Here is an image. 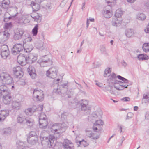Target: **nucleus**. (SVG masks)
Instances as JSON below:
<instances>
[{
  "instance_id": "393cba45",
  "label": "nucleus",
  "mask_w": 149,
  "mask_h": 149,
  "mask_svg": "<svg viewBox=\"0 0 149 149\" xmlns=\"http://www.w3.org/2000/svg\"><path fill=\"white\" fill-rule=\"evenodd\" d=\"M117 77L118 79L120 80H122L124 83L129 84V85H131L132 84V82L131 81H129V80L125 78L122 77L120 75H118Z\"/></svg>"
},
{
  "instance_id": "5701e85b",
  "label": "nucleus",
  "mask_w": 149,
  "mask_h": 149,
  "mask_svg": "<svg viewBox=\"0 0 149 149\" xmlns=\"http://www.w3.org/2000/svg\"><path fill=\"white\" fill-rule=\"evenodd\" d=\"M10 3L9 0H3L2 3V7L4 9H7Z\"/></svg>"
},
{
  "instance_id": "c756f323",
  "label": "nucleus",
  "mask_w": 149,
  "mask_h": 149,
  "mask_svg": "<svg viewBox=\"0 0 149 149\" xmlns=\"http://www.w3.org/2000/svg\"><path fill=\"white\" fill-rule=\"evenodd\" d=\"M142 49L143 51L146 52H148L149 51V43H145L143 44Z\"/></svg>"
},
{
  "instance_id": "f8f14e48",
  "label": "nucleus",
  "mask_w": 149,
  "mask_h": 149,
  "mask_svg": "<svg viewBox=\"0 0 149 149\" xmlns=\"http://www.w3.org/2000/svg\"><path fill=\"white\" fill-rule=\"evenodd\" d=\"M28 73L33 79L35 78L36 74L35 68L32 66L30 65L27 69Z\"/></svg>"
},
{
  "instance_id": "473e14b6",
  "label": "nucleus",
  "mask_w": 149,
  "mask_h": 149,
  "mask_svg": "<svg viewBox=\"0 0 149 149\" xmlns=\"http://www.w3.org/2000/svg\"><path fill=\"white\" fill-rule=\"evenodd\" d=\"M38 25L36 24L32 30V33L33 36H36L37 34Z\"/></svg>"
},
{
  "instance_id": "864d4df0",
  "label": "nucleus",
  "mask_w": 149,
  "mask_h": 149,
  "mask_svg": "<svg viewBox=\"0 0 149 149\" xmlns=\"http://www.w3.org/2000/svg\"><path fill=\"white\" fill-rule=\"evenodd\" d=\"M134 114L133 113L131 112H129L127 114V117L126 118V120L129 119L133 116Z\"/></svg>"
},
{
  "instance_id": "9d476101",
  "label": "nucleus",
  "mask_w": 149,
  "mask_h": 149,
  "mask_svg": "<svg viewBox=\"0 0 149 149\" xmlns=\"http://www.w3.org/2000/svg\"><path fill=\"white\" fill-rule=\"evenodd\" d=\"M3 95L2 100L3 103L6 104H10L12 99L10 93L9 92L8 94L7 93V94Z\"/></svg>"
},
{
  "instance_id": "5fc2aeb1",
  "label": "nucleus",
  "mask_w": 149,
  "mask_h": 149,
  "mask_svg": "<svg viewBox=\"0 0 149 149\" xmlns=\"http://www.w3.org/2000/svg\"><path fill=\"white\" fill-rule=\"evenodd\" d=\"M93 133H90L88 136L92 138V139H97L99 138V135H97L95 137H94L93 135Z\"/></svg>"
},
{
  "instance_id": "dca6fc26",
  "label": "nucleus",
  "mask_w": 149,
  "mask_h": 149,
  "mask_svg": "<svg viewBox=\"0 0 149 149\" xmlns=\"http://www.w3.org/2000/svg\"><path fill=\"white\" fill-rule=\"evenodd\" d=\"M10 34L8 31H5L4 32H0V36L2 42H5L9 38Z\"/></svg>"
},
{
  "instance_id": "c03bdc74",
  "label": "nucleus",
  "mask_w": 149,
  "mask_h": 149,
  "mask_svg": "<svg viewBox=\"0 0 149 149\" xmlns=\"http://www.w3.org/2000/svg\"><path fill=\"white\" fill-rule=\"evenodd\" d=\"M24 112L26 115L28 116L30 115L29 113H33L31 108H29L26 109L25 110Z\"/></svg>"
},
{
  "instance_id": "f257e3e1",
  "label": "nucleus",
  "mask_w": 149,
  "mask_h": 149,
  "mask_svg": "<svg viewBox=\"0 0 149 149\" xmlns=\"http://www.w3.org/2000/svg\"><path fill=\"white\" fill-rule=\"evenodd\" d=\"M25 47L26 49L24 48L22 44H16L13 46L11 49L12 53L14 55H16L19 53L21 51H22L23 49L24 52L27 53L29 52L32 50L33 46L31 45L29 48L27 46Z\"/></svg>"
},
{
  "instance_id": "2f4dec72",
  "label": "nucleus",
  "mask_w": 149,
  "mask_h": 149,
  "mask_svg": "<svg viewBox=\"0 0 149 149\" xmlns=\"http://www.w3.org/2000/svg\"><path fill=\"white\" fill-rule=\"evenodd\" d=\"M146 16L143 13L138 14L137 15V18L139 20H143L146 19Z\"/></svg>"
},
{
  "instance_id": "6ab92c4d",
  "label": "nucleus",
  "mask_w": 149,
  "mask_h": 149,
  "mask_svg": "<svg viewBox=\"0 0 149 149\" xmlns=\"http://www.w3.org/2000/svg\"><path fill=\"white\" fill-rule=\"evenodd\" d=\"M11 107L13 109L19 110L21 107V102L16 101H13L12 102Z\"/></svg>"
},
{
  "instance_id": "09e8293b",
  "label": "nucleus",
  "mask_w": 149,
  "mask_h": 149,
  "mask_svg": "<svg viewBox=\"0 0 149 149\" xmlns=\"http://www.w3.org/2000/svg\"><path fill=\"white\" fill-rule=\"evenodd\" d=\"M130 85L129 84L127 85V86H125V85L119 84V88L118 89V90H123L125 88H127V86Z\"/></svg>"
},
{
  "instance_id": "4d7b16f0",
  "label": "nucleus",
  "mask_w": 149,
  "mask_h": 149,
  "mask_svg": "<svg viewBox=\"0 0 149 149\" xmlns=\"http://www.w3.org/2000/svg\"><path fill=\"white\" fill-rule=\"evenodd\" d=\"M8 50V47L7 45H4L1 46V50Z\"/></svg>"
},
{
  "instance_id": "37998d69",
  "label": "nucleus",
  "mask_w": 149,
  "mask_h": 149,
  "mask_svg": "<svg viewBox=\"0 0 149 149\" xmlns=\"http://www.w3.org/2000/svg\"><path fill=\"white\" fill-rule=\"evenodd\" d=\"M100 50L102 53L105 55H107V53L105 47L103 45L100 46Z\"/></svg>"
},
{
  "instance_id": "72a5a7b5",
  "label": "nucleus",
  "mask_w": 149,
  "mask_h": 149,
  "mask_svg": "<svg viewBox=\"0 0 149 149\" xmlns=\"http://www.w3.org/2000/svg\"><path fill=\"white\" fill-rule=\"evenodd\" d=\"M16 145L17 148L18 149H22L24 146V144L23 142H21L20 141H19L17 142Z\"/></svg>"
},
{
  "instance_id": "4c0bfd02",
  "label": "nucleus",
  "mask_w": 149,
  "mask_h": 149,
  "mask_svg": "<svg viewBox=\"0 0 149 149\" xmlns=\"http://www.w3.org/2000/svg\"><path fill=\"white\" fill-rule=\"evenodd\" d=\"M33 121L31 118H26L25 123L27 125L31 126L33 124Z\"/></svg>"
},
{
  "instance_id": "bb28decb",
  "label": "nucleus",
  "mask_w": 149,
  "mask_h": 149,
  "mask_svg": "<svg viewBox=\"0 0 149 149\" xmlns=\"http://www.w3.org/2000/svg\"><path fill=\"white\" fill-rule=\"evenodd\" d=\"M139 60H145L149 59V57L146 54H140L137 56Z\"/></svg>"
},
{
  "instance_id": "8fccbe9b",
  "label": "nucleus",
  "mask_w": 149,
  "mask_h": 149,
  "mask_svg": "<svg viewBox=\"0 0 149 149\" xmlns=\"http://www.w3.org/2000/svg\"><path fill=\"white\" fill-rule=\"evenodd\" d=\"M95 123L96 125H103L104 124V122L101 120H99L96 121Z\"/></svg>"
},
{
  "instance_id": "c9c22d12",
  "label": "nucleus",
  "mask_w": 149,
  "mask_h": 149,
  "mask_svg": "<svg viewBox=\"0 0 149 149\" xmlns=\"http://www.w3.org/2000/svg\"><path fill=\"white\" fill-rule=\"evenodd\" d=\"M73 145V143L71 141L67 139H65L63 143V146H67V145Z\"/></svg>"
},
{
  "instance_id": "0e129e2a",
  "label": "nucleus",
  "mask_w": 149,
  "mask_h": 149,
  "mask_svg": "<svg viewBox=\"0 0 149 149\" xmlns=\"http://www.w3.org/2000/svg\"><path fill=\"white\" fill-rule=\"evenodd\" d=\"M145 31L146 33H149V23L146 28L145 29Z\"/></svg>"
},
{
  "instance_id": "412c9836",
  "label": "nucleus",
  "mask_w": 149,
  "mask_h": 149,
  "mask_svg": "<svg viewBox=\"0 0 149 149\" xmlns=\"http://www.w3.org/2000/svg\"><path fill=\"white\" fill-rule=\"evenodd\" d=\"M31 5L32 7L33 11H37L40 9L39 5L33 1L31 2Z\"/></svg>"
},
{
  "instance_id": "2eb2a0df",
  "label": "nucleus",
  "mask_w": 149,
  "mask_h": 149,
  "mask_svg": "<svg viewBox=\"0 0 149 149\" xmlns=\"http://www.w3.org/2000/svg\"><path fill=\"white\" fill-rule=\"evenodd\" d=\"M10 92L8 88L4 85H2L0 86V96L8 94Z\"/></svg>"
},
{
  "instance_id": "b1692460",
  "label": "nucleus",
  "mask_w": 149,
  "mask_h": 149,
  "mask_svg": "<svg viewBox=\"0 0 149 149\" xmlns=\"http://www.w3.org/2000/svg\"><path fill=\"white\" fill-rule=\"evenodd\" d=\"M23 70L21 68V69L18 71L14 75L15 78H20L23 76Z\"/></svg>"
},
{
  "instance_id": "4468645a",
  "label": "nucleus",
  "mask_w": 149,
  "mask_h": 149,
  "mask_svg": "<svg viewBox=\"0 0 149 149\" xmlns=\"http://www.w3.org/2000/svg\"><path fill=\"white\" fill-rule=\"evenodd\" d=\"M24 31L22 29H19L15 33L13 38L15 40H18L21 38L24 33Z\"/></svg>"
},
{
  "instance_id": "0eeeda50",
  "label": "nucleus",
  "mask_w": 149,
  "mask_h": 149,
  "mask_svg": "<svg viewBox=\"0 0 149 149\" xmlns=\"http://www.w3.org/2000/svg\"><path fill=\"white\" fill-rule=\"evenodd\" d=\"M57 72L58 70L56 68L52 67L47 71L46 74L47 77L54 78L56 77Z\"/></svg>"
},
{
  "instance_id": "a18cd8bd",
  "label": "nucleus",
  "mask_w": 149,
  "mask_h": 149,
  "mask_svg": "<svg viewBox=\"0 0 149 149\" xmlns=\"http://www.w3.org/2000/svg\"><path fill=\"white\" fill-rule=\"evenodd\" d=\"M61 90H62V89H64L65 91H66L67 90L68 88V83H63L61 85Z\"/></svg>"
},
{
  "instance_id": "3c124183",
  "label": "nucleus",
  "mask_w": 149,
  "mask_h": 149,
  "mask_svg": "<svg viewBox=\"0 0 149 149\" xmlns=\"http://www.w3.org/2000/svg\"><path fill=\"white\" fill-rule=\"evenodd\" d=\"M116 78V74L114 73H113L111 74L109 78V80L110 81H113Z\"/></svg>"
},
{
  "instance_id": "cd10ccee",
  "label": "nucleus",
  "mask_w": 149,
  "mask_h": 149,
  "mask_svg": "<svg viewBox=\"0 0 149 149\" xmlns=\"http://www.w3.org/2000/svg\"><path fill=\"white\" fill-rule=\"evenodd\" d=\"M103 15L104 17L109 18L111 17L112 15V14L109 10H106L105 11Z\"/></svg>"
},
{
  "instance_id": "774afa93",
  "label": "nucleus",
  "mask_w": 149,
  "mask_h": 149,
  "mask_svg": "<svg viewBox=\"0 0 149 149\" xmlns=\"http://www.w3.org/2000/svg\"><path fill=\"white\" fill-rule=\"evenodd\" d=\"M97 125H96L95 124V123L94 124V125H93V129L94 131H96L97 130V127H96L95 126Z\"/></svg>"
},
{
  "instance_id": "e2e57ef3",
  "label": "nucleus",
  "mask_w": 149,
  "mask_h": 149,
  "mask_svg": "<svg viewBox=\"0 0 149 149\" xmlns=\"http://www.w3.org/2000/svg\"><path fill=\"white\" fill-rule=\"evenodd\" d=\"M92 116L93 117H94L95 118H97L98 116L97 115V113L96 112H94L92 113Z\"/></svg>"
},
{
  "instance_id": "13d9d810",
  "label": "nucleus",
  "mask_w": 149,
  "mask_h": 149,
  "mask_svg": "<svg viewBox=\"0 0 149 149\" xmlns=\"http://www.w3.org/2000/svg\"><path fill=\"white\" fill-rule=\"evenodd\" d=\"M88 145V143H87L86 141H85L84 140H82V142L81 147H82L83 146H84V147H86Z\"/></svg>"
},
{
  "instance_id": "f704fd0d",
  "label": "nucleus",
  "mask_w": 149,
  "mask_h": 149,
  "mask_svg": "<svg viewBox=\"0 0 149 149\" xmlns=\"http://www.w3.org/2000/svg\"><path fill=\"white\" fill-rule=\"evenodd\" d=\"M9 54V52L6 51V52H1V55L2 57L4 59H6Z\"/></svg>"
},
{
  "instance_id": "423d86ee",
  "label": "nucleus",
  "mask_w": 149,
  "mask_h": 149,
  "mask_svg": "<svg viewBox=\"0 0 149 149\" xmlns=\"http://www.w3.org/2000/svg\"><path fill=\"white\" fill-rule=\"evenodd\" d=\"M1 77L3 81L7 84H11L13 81V78L9 74L3 73L1 76Z\"/></svg>"
},
{
  "instance_id": "bf43d9fd",
  "label": "nucleus",
  "mask_w": 149,
  "mask_h": 149,
  "mask_svg": "<svg viewBox=\"0 0 149 149\" xmlns=\"http://www.w3.org/2000/svg\"><path fill=\"white\" fill-rule=\"evenodd\" d=\"M43 47V43L41 42L40 44H38L37 45V47L38 49H42V47Z\"/></svg>"
},
{
  "instance_id": "052dcab7",
  "label": "nucleus",
  "mask_w": 149,
  "mask_h": 149,
  "mask_svg": "<svg viewBox=\"0 0 149 149\" xmlns=\"http://www.w3.org/2000/svg\"><path fill=\"white\" fill-rule=\"evenodd\" d=\"M130 99L129 97H125L121 99V100L124 102L129 101L130 100Z\"/></svg>"
},
{
  "instance_id": "7c9ffc66",
  "label": "nucleus",
  "mask_w": 149,
  "mask_h": 149,
  "mask_svg": "<svg viewBox=\"0 0 149 149\" xmlns=\"http://www.w3.org/2000/svg\"><path fill=\"white\" fill-rule=\"evenodd\" d=\"M123 11L120 9H118L116 11L115 16L116 17L119 18L121 17Z\"/></svg>"
},
{
  "instance_id": "1a4fd4ad",
  "label": "nucleus",
  "mask_w": 149,
  "mask_h": 149,
  "mask_svg": "<svg viewBox=\"0 0 149 149\" xmlns=\"http://www.w3.org/2000/svg\"><path fill=\"white\" fill-rule=\"evenodd\" d=\"M39 123L40 127L42 129H45L46 128L48 122L47 119L44 117L42 118L40 116L39 118Z\"/></svg>"
},
{
  "instance_id": "69168bd1",
  "label": "nucleus",
  "mask_w": 149,
  "mask_h": 149,
  "mask_svg": "<svg viewBox=\"0 0 149 149\" xmlns=\"http://www.w3.org/2000/svg\"><path fill=\"white\" fill-rule=\"evenodd\" d=\"M32 109V110L33 112V113L36 111V109H37V108L35 106H33L32 107H31Z\"/></svg>"
},
{
  "instance_id": "680f3d73",
  "label": "nucleus",
  "mask_w": 149,
  "mask_h": 149,
  "mask_svg": "<svg viewBox=\"0 0 149 149\" xmlns=\"http://www.w3.org/2000/svg\"><path fill=\"white\" fill-rule=\"evenodd\" d=\"M76 143H77V145H78L77 147H79V146L81 147V146L82 144V140L81 141H76Z\"/></svg>"
},
{
  "instance_id": "7ed1b4c3",
  "label": "nucleus",
  "mask_w": 149,
  "mask_h": 149,
  "mask_svg": "<svg viewBox=\"0 0 149 149\" xmlns=\"http://www.w3.org/2000/svg\"><path fill=\"white\" fill-rule=\"evenodd\" d=\"M54 137L52 136H50L49 137L41 136L40 139L42 143H45L49 148H52L54 149H57V146L56 142H54Z\"/></svg>"
},
{
  "instance_id": "39448f33",
  "label": "nucleus",
  "mask_w": 149,
  "mask_h": 149,
  "mask_svg": "<svg viewBox=\"0 0 149 149\" xmlns=\"http://www.w3.org/2000/svg\"><path fill=\"white\" fill-rule=\"evenodd\" d=\"M33 97L34 99H36L38 101H42L44 98V94L43 91L37 89H34L33 91Z\"/></svg>"
},
{
  "instance_id": "20e7f679",
  "label": "nucleus",
  "mask_w": 149,
  "mask_h": 149,
  "mask_svg": "<svg viewBox=\"0 0 149 149\" xmlns=\"http://www.w3.org/2000/svg\"><path fill=\"white\" fill-rule=\"evenodd\" d=\"M38 63L40 66L43 67L50 66L53 63L52 60L48 58L46 55L43 56L41 59L39 60Z\"/></svg>"
},
{
  "instance_id": "a211bd4d",
  "label": "nucleus",
  "mask_w": 149,
  "mask_h": 149,
  "mask_svg": "<svg viewBox=\"0 0 149 149\" xmlns=\"http://www.w3.org/2000/svg\"><path fill=\"white\" fill-rule=\"evenodd\" d=\"M31 16L34 19L35 21H36L38 23H40L41 21V16L38 13H33Z\"/></svg>"
},
{
  "instance_id": "f3484780",
  "label": "nucleus",
  "mask_w": 149,
  "mask_h": 149,
  "mask_svg": "<svg viewBox=\"0 0 149 149\" xmlns=\"http://www.w3.org/2000/svg\"><path fill=\"white\" fill-rule=\"evenodd\" d=\"M38 136H34L32 137H27V141L28 142L32 145L36 144L38 141Z\"/></svg>"
},
{
  "instance_id": "338daca9",
  "label": "nucleus",
  "mask_w": 149,
  "mask_h": 149,
  "mask_svg": "<svg viewBox=\"0 0 149 149\" xmlns=\"http://www.w3.org/2000/svg\"><path fill=\"white\" fill-rule=\"evenodd\" d=\"M60 79H57L56 80H54V82H56V85L57 86V87L58 86V83L59 81H60Z\"/></svg>"
},
{
  "instance_id": "a19ab883",
  "label": "nucleus",
  "mask_w": 149,
  "mask_h": 149,
  "mask_svg": "<svg viewBox=\"0 0 149 149\" xmlns=\"http://www.w3.org/2000/svg\"><path fill=\"white\" fill-rule=\"evenodd\" d=\"M24 24L29 23L30 22L29 15H23Z\"/></svg>"
},
{
  "instance_id": "603ef678",
  "label": "nucleus",
  "mask_w": 149,
  "mask_h": 149,
  "mask_svg": "<svg viewBox=\"0 0 149 149\" xmlns=\"http://www.w3.org/2000/svg\"><path fill=\"white\" fill-rule=\"evenodd\" d=\"M11 133V130L10 128L5 129L4 131V134H10Z\"/></svg>"
},
{
  "instance_id": "ea45409f",
  "label": "nucleus",
  "mask_w": 149,
  "mask_h": 149,
  "mask_svg": "<svg viewBox=\"0 0 149 149\" xmlns=\"http://www.w3.org/2000/svg\"><path fill=\"white\" fill-rule=\"evenodd\" d=\"M53 94H55L56 95H61L62 94V93L60 89H58V88L56 89H54L53 90Z\"/></svg>"
},
{
  "instance_id": "6e6552de",
  "label": "nucleus",
  "mask_w": 149,
  "mask_h": 149,
  "mask_svg": "<svg viewBox=\"0 0 149 149\" xmlns=\"http://www.w3.org/2000/svg\"><path fill=\"white\" fill-rule=\"evenodd\" d=\"M28 57L25 56L24 55L20 54L17 58V62L22 66L25 65L26 63L30 62L28 61Z\"/></svg>"
},
{
  "instance_id": "9b49d317",
  "label": "nucleus",
  "mask_w": 149,
  "mask_h": 149,
  "mask_svg": "<svg viewBox=\"0 0 149 149\" xmlns=\"http://www.w3.org/2000/svg\"><path fill=\"white\" fill-rule=\"evenodd\" d=\"M81 101H83V102H81L80 104L81 109L82 111H85L91 109V108L90 107L89 105L88 104V102L86 100H81Z\"/></svg>"
},
{
  "instance_id": "58836bf2",
  "label": "nucleus",
  "mask_w": 149,
  "mask_h": 149,
  "mask_svg": "<svg viewBox=\"0 0 149 149\" xmlns=\"http://www.w3.org/2000/svg\"><path fill=\"white\" fill-rule=\"evenodd\" d=\"M12 26V24L11 22L5 23L4 25V28L6 29H8Z\"/></svg>"
},
{
  "instance_id": "4be33fe9",
  "label": "nucleus",
  "mask_w": 149,
  "mask_h": 149,
  "mask_svg": "<svg viewBox=\"0 0 149 149\" xmlns=\"http://www.w3.org/2000/svg\"><path fill=\"white\" fill-rule=\"evenodd\" d=\"M28 61L30 62L28 63H33L37 60V57L34 56L32 54H30L28 56Z\"/></svg>"
},
{
  "instance_id": "a878e982",
  "label": "nucleus",
  "mask_w": 149,
  "mask_h": 149,
  "mask_svg": "<svg viewBox=\"0 0 149 149\" xmlns=\"http://www.w3.org/2000/svg\"><path fill=\"white\" fill-rule=\"evenodd\" d=\"M126 36L128 38L130 37L133 34L134 32L132 29H127L125 32Z\"/></svg>"
},
{
  "instance_id": "e433bc0d",
  "label": "nucleus",
  "mask_w": 149,
  "mask_h": 149,
  "mask_svg": "<svg viewBox=\"0 0 149 149\" xmlns=\"http://www.w3.org/2000/svg\"><path fill=\"white\" fill-rule=\"evenodd\" d=\"M24 16L23 15L20 18H18L16 20V22L20 24L23 25L24 24Z\"/></svg>"
},
{
  "instance_id": "49530a36",
  "label": "nucleus",
  "mask_w": 149,
  "mask_h": 149,
  "mask_svg": "<svg viewBox=\"0 0 149 149\" xmlns=\"http://www.w3.org/2000/svg\"><path fill=\"white\" fill-rule=\"evenodd\" d=\"M20 69H21V68L20 66H17L16 67L13 68L12 70L14 74L16 73Z\"/></svg>"
},
{
  "instance_id": "79ce46f5",
  "label": "nucleus",
  "mask_w": 149,
  "mask_h": 149,
  "mask_svg": "<svg viewBox=\"0 0 149 149\" xmlns=\"http://www.w3.org/2000/svg\"><path fill=\"white\" fill-rule=\"evenodd\" d=\"M111 68H107L104 71V77H108L107 75V74L110 73L111 72V70H110Z\"/></svg>"
},
{
  "instance_id": "ddd939ff",
  "label": "nucleus",
  "mask_w": 149,
  "mask_h": 149,
  "mask_svg": "<svg viewBox=\"0 0 149 149\" xmlns=\"http://www.w3.org/2000/svg\"><path fill=\"white\" fill-rule=\"evenodd\" d=\"M9 111L8 110H1L0 111V121H3L9 115Z\"/></svg>"
},
{
  "instance_id": "f03ea898",
  "label": "nucleus",
  "mask_w": 149,
  "mask_h": 149,
  "mask_svg": "<svg viewBox=\"0 0 149 149\" xmlns=\"http://www.w3.org/2000/svg\"><path fill=\"white\" fill-rule=\"evenodd\" d=\"M67 127V125L65 123H63L53 124L51 129L52 131H54L56 134H58L59 136L61 134L66 130Z\"/></svg>"
},
{
  "instance_id": "de8ad7c7",
  "label": "nucleus",
  "mask_w": 149,
  "mask_h": 149,
  "mask_svg": "<svg viewBox=\"0 0 149 149\" xmlns=\"http://www.w3.org/2000/svg\"><path fill=\"white\" fill-rule=\"evenodd\" d=\"M38 136L37 135L36 132L35 131H31L30 132L28 137H33L34 136Z\"/></svg>"
},
{
  "instance_id": "aec40b11",
  "label": "nucleus",
  "mask_w": 149,
  "mask_h": 149,
  "mask_svg": "<svg viewBox=\"0 0 149 149\" xmlns=\"http://www.w3.org/2000/svg\"><path fill=\"white\" fill-rule=\"evenodd\" d=\"M26 118L22 115H19L17 118V121L20 124H25Z\"/></svg>"
},
{
  "instance_id": "c85d7f7f",
  "label": "nucleus",
  "mask_w": 149,
  "mask_h": 149,
  "mask_svg": "<svg viewBox=\"0 0 149 149\" xmlns=\"http://www.w3.org/2000/svg\"><path fill=\"white\" fill-rule=\"evenodd\" d=\"M18 13H17L15 15L12 16H9L8 17H6V15L7 14H9L8 13H6L4 15V22H7L8 21V19H10L13 18V19H14L15 18V17H16L17 15V14Z\"/></svg>"
},
{
  "instance_id": "6e6d98bb",
  "label": "nucleus",
  "mask_w": 149,
  "mask_h": 149,
  "mask_svg": "<svg viewBox=\"0 0 149 149\" xmlns=\"http://www.w3.org/2000/svg\"><path fill=\"white\" fill-rule=\"evenodd\" d=\"M32 40V38L31 37H28L26 38L23 41L24 43H25L26 42H31Z\"/></svg>"
}]
</instances>
